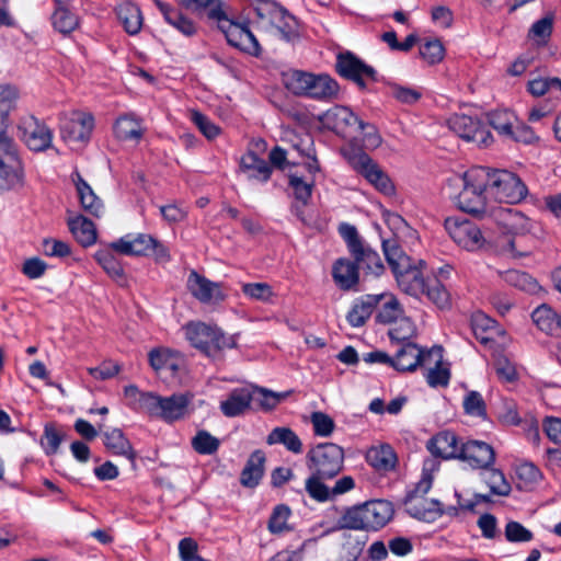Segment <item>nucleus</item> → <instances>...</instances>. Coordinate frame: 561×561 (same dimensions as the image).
Segmentation results:
<instances>
[{
    "mask_svg": "<svg viewBox=\"0 0 561 561\" xmlns=\"http://www.w3.org/2000/svg\"><path fill=\"white\" fill-rule=\"evenodd\" d=\"M279 20L271 23L279 33L280 37L286 42H294L299 37V24L294 15H291L285 8L282 10Z\"/></svg>",
    "mask_w": 561,
    "mask_h": 561,
    "instance_id": "nucleus-48",
    "label": "nucleus"
},
{
    "mask_svg": "<svg viewBox=\"0 0 561 561\" xmlns=\"http://www.w3.org/2000/svg\"><path fill=\"white\" fill-rule=\"evenodd\" d=\"M385 294L380 295H365L360 298H358L354 305L352 306L351 310L348 311L346 316L347 322L353 328L362 327L366 323V321L370 318L371 313L374 312L375 308L381 304V300H383Z\"/></svg>",
    "mask_w": 561,
    "mask_h": 561,
    "instance_id": "nucleus-26",
    "label": "nucleus"
},
{
    "mask_svg": "<svg viewBox=\"0 0 561 561\" xmlns=\"http://www.w3.org/2000/svg\"><path fill=\"white\" fill-rule=\"evenodd\" d=\"M95 260L105 273L116 282L124 279V268L111 250H100L95 253Z\"/></svg>",
    "mask_w": 561,
    "mask_h": 561,
    "instance_id": "nucleus-50",
    "label": "nucleus"
},
{
    "mask_svg": "<svg viewBox=\"0 0 561 561\" xmlns=\"http://www.w3.org/2000/svg\"><path fill=\"white\" fill-rule=\"evenodd\" d=\"M187 288L201 302L222 299L219 284L207 279L196 271H191L187 278Z\"/></svg>",
    "mask_w": 561,
    "mask_h": 561,
    "instance_id": "nucleus-25",
    "label": "nucleus"
},
{
    "mask_svg": "<svg viewBox=\"0 0 561 561\" xmlns=\"http://www.w3.org/2000/svg\"><path fill=\"white\" fill-rule=\"evenodd\" d=\"M457 180L462 186L457 195L458 208L479 218L491 217L496 205L491 203L486 193L488 179L484 175V167L472 168Z\"/></svg>",
    "mask_w": 561,
    "mask_h": 561,
    "instance_id": "nucleus-1",
    "label": "nucleus"
},
{
    "mask_svg": "<svg viewBox=\"0 0 561 561\" xmlns=\"http://www.w3.org/2000/svg\"><path fill=\"white\" fill-rule=\"evenodd\" d=\"M434 356L436 359L433 362L434 367L428 368L426 374L427 383L433 387H447L450 379V370L448 367L443 366L442 347H433Z\"/></svg>",
    "mask_w": 561,
    "mask_h": 561,
    "instance_id": "nucleus-44",
    "label": "nucleus"
},
{
    "mask_svg": "<svg viewBox=\"0 0 561 561\" xmlns=\"http://www.w3.org/2000/svg\"><path fill=\"white\" fill-rule=\"evenodd\" d=\"M471 329L476 339L486 344L493 340L492 333L496 330V322L483 312H476L471 317Z\"/></svg>",
    "mask_w": 561,
    "mask_h": 561,
    "instance_id": "nucleus-46",
    "label": "nucleus"
},
{
    "mask_svg": "<svg viewBox=\"0 0 561 561\" xmlns=\"http://www.w3.org/2000/svg\"><path fill=\"white\" fill-rule=\"evenodd\" d=\"M114 250L124 255L148 256L152 255L158 263L170 262L169 249L151 234L138 233L135 237L125 236L110 244Z\"/></svg>",
    "mask_w": 561,
    "mask_h": 561,
    "instance_id": "nucleus-6",
    "label": "nucleus"
},
{
    "mask_svg": "<svg viewBox=\"0 0 561 561\" xmlns=\"http://www.w3.org/2000/svg\"><path fill=\"white\" fill-rule=\"evenodd\" d=\"M460 450V459L474 469H489L495 461V451L485 442L469 440L461 445Z\"/></svg>",
    "mask_w": 561,
    "mask_h": 561,
    "instance_id": "nucleus-19",
    "label": "nucleus"
},
{
    "mask_svg": "<svg viewBox=\"0 0 561 561\" xmlns=\"http://www.w3.org/2000/svg\"><path fill=\"white\" fill-rule=\"evenodd\" d=\"M553 24V14H547L530 26L527 33V38L537 46H546L551 38Z\"/></svg>",
    "mask_w": 561,
    "mask_h": 561,
    "instance_id": "nucleus-43",
    "label": "nucleus"
},
{
    "mask_svg": "<svg viewBox=\"0 0 561 561\" xmlns=\"http://www.w3.org/2000/svg\"><path fill=\"white\" fill-rule=\"evenodd\" d=\"M18 99V90L11 85H0V145L3 142H14L7 136L9 126V115L14 108Z\"/></svg>",
    "mask_w": 561,
    "mask_h": 561,
    "instance_id": "nucleus-33",
    "label": "nucleus"
},
{
    "mask_svg": "<svg viewBox=\"0 0 561 561\" xmlns=\"http://www.w3.org/2000/svg\"><path fill=\"white\" fill-rule=\"evenodd\" d=\"M367 462L377 471L388 472L397 465V455L390 445L371 447L366 453Z\"/></svg>",
    "mask_w": 561,
    "mask_h": 561,
    "instance_id": "nucleus-36",
    "label": "nucleus"
},
{
    "mask_svg": "<svg viewBox=\"0 0 561 561\" xmlns=\"http://www.w3.org/2000/svg\"><path fill=\"white\" fill-rule=\"evenodd\" d=\"M24 185V169L14 142L0 145V190H19Z\"/></svg>",
    "mask_w": 561,
    "mask_h": 561,
    "instance_id": "nucleus-11",
    "label": "nucleus"
},
{
    "mask_svg": "<svg viewBox=\"0 0 561 561\" xmlns=\"http://www.w3.org/2000/svg\"><path fill=\"white\" fill-rule=\"evenodd\" d=\"M393 516L392 504L383 500L368 501L345 508L337 520L339 529L377 531Z\"/></svg>",
    "mask_w": 561,
    "mask_h": 561,
    "instance_id": "nucleus-2",
    "label": "nucleus"
},
{
    "mask_svg": "<svg viewBox=\"0 0 561 561\" xmlns=\"http://www.w3.org/2000/svg\"><path fill=\"white\" fill-rule=\"evenodd\" d=\"M327 479L329 478L311 471L310 477L306 480L305 490L312 500L317 502L331 501L330 488L323 482Z\"/></svg>",
    "mask_w": 561,
    "mask_h": 561,
    "instance_id": "nucleus-52",
    "label": "nucleus"
},
{
    "mask_svg": "<svg viewBox=\"0 0 561 561\" xmlns=\"http://www.w3.org/2000/svg\"><path fill=\"white\" fill-rule=\"evenodd\" d=\"M72 181L82 209L91 216L100 218L104 214L103 202L95 195L91 186L82 179L79 172L72 174Z\"/></svg>",
    "mask_w": 561,
    "mask_h": 561,
    "instance_id": "nucleus-28",
    "label": "nucleus"
},
{
    "mask_svg": "<svg viewBox=\"0 0 561 561\" xmlns=\"http://www.w3.org/2000/svg\"><path fill=\"white\" fill-rule=\"evenodd\" d=\"M157 8L162 13L167 23L176 28L179 32L184 34L185 36H192L196 33L197 26L196 24L182 14L179 10L171 8L167 3L161 0H152Z\"/></svg>",
    "mask_w": 561,
    "mask_h": 561,
    "instance_id": "nucleus-35",
    "label": "nucleus"
},
{
    "mask_svg": "<svg viewBox=\"0 0 561 561\" xmlns=\"http://www.w3.org/2000/svg\"><path fill=\"white\" fill-rule=\"evenodd\" d=\"M185 334L192 346L207 356H215L220 351L236 345L233 339L227 337L219 328L203 322L188 323L185 327Z\"/></svg>",
    "mask_w": 561,
    "mask_h": 561,
    "instance_id": "nucleus-7",
    "label": "nucleus"
},
{
    "mask_svg": "<svg viewBox=\"0 0 561 561\" xmlns=\"http://www.w3.org/2000/svg\"><path fill=\"white\" fill-rule=\"evenodd\" d=\"M283 82L295 95L323 102L339 99L340 85L327 73L314 75L301 70H289L283 75Z\"/></svg>",
    "mask_w": 561,
    "mask_h": 561,
    "instance_id": "nucleus-3",
    "label": "nucleus"
},
{
    "mask_svg": "<svg viewBox=\"0 0 561 561\" xmlns=\"http://www.w3.org/2000/svg\"><path fill=\"white\" fill-rule=\"evenodd\" d=\"M351 167L373 184L380 193L392 195L394 186L389 176L374 162V160L360 149L344 151Z\"/></svg>",
    "mask_w": 561,
    "mask_h": 561,
    "instance_id": "nucleus-9",
    "label": "nucleus"
},
{
    "mask_svg": "<svg viewBox=\"0 0 561 561\" xmlns=\"http://www.w3.org/2000/svg\"><path fill=\"white\" fill-rule=\"evenodd\" d=\"M68 227L75 239L82 247H90L96 241L94 224L82 215L68 219Z\"/></svg>",
    "mask_w": 561,
    "mask_h": 561,
    "instance_id": "nucleus-37",
    "label": "nucleus"
},
{
    "mask_svg": "<svg viewBox=\"0 0 561 561\" xmlns=\"http://www.w3.org/2000/svg\"><path fill=\"white\" fill-rule=\"evenodd\" d=\"M426 266L425 262L419 260L417 262L411 261L405 268L394 273L399 287L407 294L419 297L425 293L426 280L424 278L423 268Z\"/></svg>",
    "mask_w": 561,
    "mask_h": 561,
    "instance_id": "nucleus-17",
    "label": "nucleus"
},
{
    "mask_svg": "<svg viewBox=\"0 0 561 561\" xmlns=\"http://www.w3.org/2000/svg\"><path fill=\"white\" fill-rule=\"evenodd\" d=\"M180 3L192 12L206 13L211 21L226 20V11L220 0H180Z\"/></svg>",
    "mask_w": 561,
    "mask_h": 561,
    "instance_id": "nucleus-39",
    "label": "nucleus"
},
{
    "mask_svg": "<svg viewBox=\"0 0 561 561\" xmlns=\"http://www.w3.org/2000/svg\"><path fill=\"white\" fill-rule=\"evenodd\" d=\"M310 422L316 436L329 437L334 432V420L324 412H312L310 415Z\"/></svg>",
    "mask_w": 561,
    "mask_h": 561,
    "instance_id": "nucleus-59",
    "label": "nucleus"
},
{
    "mask_svg": "<svg viewBox=\"0 0 561 561\" xmlns=\"http://www.w3.org/2000/svg\"><path fill=\"white\" fill-rule=\"evenodd\" d=\"M385 297L386 298L381 300V308L376 316V321L382 324H388L401 319L403 309L396 297L386 294Z\"/></svg>",
    "mask_w": 561,
    "mask_h": 561,
    "instance_id": "nucleus-49",
    "label": "nucleus"
},
{
    "mask_svg": "<svg viewBox=\"0 0 561 561\" xmlns=\"http://www.w3.org/2000/svg\"><path fill=\"white\" fill-rule=\"evenodd\" d=\"M465 412L469 415L486 417L485 402L478 391H469L463 399Z\"/></svg>",
    "mask_w": 561,
    "mask_h": 561,
    "instance_id": "nucleus-61",
    "label": "nucleus"
},
{
    "mask_svg": "<svg viewBox=\"0 0 561 561\" xmlns=\"http://www.w3.org/2000/svg\"><path fill=\"white\" fill-rule=\"evenodd\" d=\"M335 70L341 77L355 82L360 90L366 89L367 81H377L376 70L351 51L337 55Z\"/></svg>",
    "mask_w": 561,
    "mask_h": 561,
    "instance_id": "nucleus-12",
    "label": "nucleus"
},
{
    "mask_svg": "<svg viewBox=\"0 0 561 561\" xmlns=\"http://www.w3.org/2000/svg\"><path fill=\"white\" fill-rule=\"evenodd\" d=\"M445 229L450 238L463 249L473 251L483 244L484 239L479 227L468 219L449 217L445 220Z\"/></svg>",
    "mask_w": 561,
    "mask_h": 561,
    "instance_id": "nucleus-14",
    "label": "nucleus"
},
{
    "mask_svg": "<svg viewBox=\"0 0 561 561\" xmlns=\"http://www.w3.org/2000/svg\"><path fill=\"white\" fill-rule=\"evenodd\" d=\"M424 294L440 309H445L450 306V295L437 278L428 279Z\"/></svg>",
    "mask_w": 561,
    "mask_h": 561,
    "instance_id": "nucleus-54",
    "label": "nucleus"
},
{
    "mask_svg": "<svg viewBox=\"0 0 561 561\" xmlns=\"http://www.w3.org/2000/svg\"><path fill=\"white\" fill-rule=\"evenodd\" d=\"M265 454L261 449L254 450L240 474V483L245 488H255L264 474Z\"/></svg>",
    "mask_w": 561,
    "mask_h": 561,
    "instance_id": "nucleus-31",
    "label": "nucleus"
},
{
    "mask_svg": "<svg viewBox=\"0 0 561 561\" xmlns=\"http://www.w3.org/2000/svg\"><path fill=\"white\" fill-rule=\"evenodd\" d=\"M484 175L488 179L486 193L497 203L516 204L528 193L523 181L508 170L484 167Z\"/></svg>",
    "mask_w": 561,
    "mask_h": 561,
    "instance_id": "nucleus-4",
    "label": "nucleus"
},
{
    "mask_svg": "<svg viewBox=\"0 0 561 561\" xmlns=\"http://www.w3.org/2000/svg\"><path fill=\"white\" fill-rule=\"evenodd\" d=\"M240 170L248 174L249 180L260 182L268 181L272 174V167L253 151H249L241 157Z\"/></svg>",
    "mask_w": 561,
    "mask_h": 561,
    "instance_id": "nucleus-34",
    "label": "nucleus"
},
{
    "mask_svg": "<svg viewBox=\"0 0 561 561\" xmlns=\"http://www.w3.org/2000/svg\"><path fill=\"white\" fill-rule=\"evenodd\" d=\"M420 55L428 65H435L443 60L445 48L439 39H430L420 46Z\"/></svg>",
    "mask_w": 561,
    "mask_h": 561,
    "instance_id": "nucleus-58",
    "label": "nucleus"
},
{
    "mask_svg": "<svg viewBox=\"0 0 561 561\" xmlns=\"http://www.w3.org/2000/svg\"><path fill=\"white\" fill-rule=\"evenodd\" d=\"M220 442L207 431H198L192 439L194 450L201 455H213L219 448Z\"/></svg>",
    "mask_w": 561,
    "mask_h": 561,
    "instance_id": "nucleus-55",
    "label": "nucleus"
},
{
    "mask_svg": "<svg viewBox=\"0 0 561 561\" xmlns=\"http://www.w3.org/2000/svg\"><path fill=\"white\" fill-rule=\"evenodd\" d=\"M332 277L340 289H353L359 280L357 263L344 257L336 260L332 267Z\"/></svg>",
    "mask_w": 561,
    "mask_h": 561,
    "instance_id": "nucleus-29",
    "label": "nucleus"
},
{
    "mask_svg": "<svg viewBox=\"0 0 561 561\" xmlns=\"http://www.w3.org/2000/svg\"><path fill=\"white\" fill-rule=\"evenodd\" d=\"M491 218L513 234H524L531 229L530 219L511 207L496 206L492 210Z\"/></svg>",
    "mask_w": 561,
    "mask_h": 561,
    "instance_id": "nucleus-21",
    "label": "nucleus"
},
{
    "mask_svg": "<svg viewBox=\"0 0 561 561\" xmlns=\"http://www.w3.org/2000/svg\"><path fill=\"white\" fill-rule=\"evenodd\" d=\"M500 275L507 285L527 294H536L540 289L538 282L526 272L508 270Z\"/></svg>",
    "mask_w": 561,
    "mask_h": 561,
    "instance_id": "nucleus-42",
    "label": "nucleus"
},
{
    "mask_svg": "<svg viewBox=\"0 0 561 561\" xmlns=\"http://www.w3.org/2000/svg\"><path fill=\"white\" fill-rule=\"evenodd\" d=\"M306 460L310 471L334 478L343 469L344 449L334 443H321L307 453Z\"/></svg>",
    "mask_w": 561,
    "mask_h": 561,
    "instance_id": "nucleus-8",
    "label": "nucleus"
},
{
    "mask_svg": "<svg viewBox=\"0 0 561 561\" xmlns=\"http://www.w3.org/2000/svg\"><path fill=\"white\" fill-rule=\"evenodd\" d=\"M382 251L393 274L405 268L413 261L402 251L397 238H383Z\"/></svg>",
    "mask_w": 561,
    "mask_h": 561,
    "instance_id": "nucleus-41",
    "label": "nucleus"
},
{
    "mask_svg": "<svg viewBox=\"0 0 561 561\" xmlns=\"http://www.w3.org/2000/svg\"><path fill=\"white\" fill-rule=\"evenodd\" d=\"M448 128L467 141H473L479 146H489L492 135L480 119L465 115L454 114L447 119Z\"/></svg>",
    "mask_w": 561,
    "mask_h": 561,
    "instance_id": "nucleus-13",
    "label": "nucleus"
},
{
    "mask_svg": "<svg viewBox=\"0 0 561 561\" xmlns=\"http://www.w3.org/2000/svg\"><path fill=\"white\" fill-rule=\"evenodd\" d=\"M94 127V118L88 113H73L64 119L60 133L67 141H84L89 139Z\"/></svg>",
    "mask_w": 561,
    "mask_h": 561,
    "instance_id": "nucleus-20",
    "label": "nucleus"
},
{
    "mask_svg": "<svg viewBox=\"0 0 561 561\" xmlns=\"http://www.w3.org/2000/svg\"><path fill=\"white\" fill-rule=\"evenodd\" d=\"M559 316L550 306L543 304L533 311L531 319L540 331L549 335H558Z\"/></svg>",
    "mask_w": 561,
    "mask_h": 561,
    "instance_id": "nucleus-40",
    "label": "nucleus"
},
{
    "mask_svg": "<svg viewBox=\"0 0 561 561\" xmlns=\"http://www.w3.org/2000/svg\"><path fill=\"white\" fill-rule=\"evenodd\" d=\"M114 134L119 140L140 139L142 129L139 122L133 116L123 115L114 124Z\"/></svg>",
    "mask_w": 561,
    "mask_h": 561,
    "instance_id": "nucleus-47",
    "label": "nucleus"
},
{
    "mask_svg": "<svg viewBox=\"0 0 561 561\" xmlns=\"http://www.w3.org/2000/svg\"><path fill=\"white\" fill-rule=\"evenodd\" d=\"M398 321L388 332L391 343L396 345L410 342V339L415 333V327L409 318L402 317Z\"/></svg>",
    "mask_w": 561,
    "mask_h": 561,
    "instance_id": "nucleus-56",
    "label": "nucleus"
},
{
    "mask_svg": "<svg viewBox=\"0 0 561 561\" xmlns=\"http://www.w3.org/2000/svg\"><path fill=\"white\" fill-rule=\"evenodd\" d=\"M191 399L192 396L187 393L172 394L170 397L147 393L142 397V403L151 414L167 422H173L184 417Z\"/></svg>",
    "mask_w": 561,
    "mask_h": 561,
    "instance_id": "nucleus-10",
    "label": "nucleus"
},
{
    "mask_svg": "<svg viewBox=\"0 0 561 561\" xmlns=\"http://www.w3.org/2000/svg\"><path fill=\"white\" fill-rule=\"evenodd\" d=\"M485 482L490 486L492 494L507 496L511 493V484L506 481L501 470L489 468L485 469Z\"/></svg>",
    "mask_w": 561,
    "mask_h": 561,
    "instance_id": "nucleus-57",
    "label": "nucleus"
},
{
    "mask_svg": "<svg viewBox=\"0 0 561 561\" xmlns=\"http://www.w3.org/2000/svg\"><path fill=\"white\" fill-rule=\"evenodd\" d=\"M404 507L410 516L424 522L435 520L443 514L440 502L428 500L425 496L407 495Z\"/></svg>",
    "mask_w": 561,
    "mask_h": 561,
    "instance_id": "nucleus-23",
    "label": "nucleus"
},
{
    "mask_svg": "<svg viewBox=\"0 0 561 561\" xmlns=\"http://www.w3.org/2000/svg\"><path fill=\"white\" fill-rule=\"evenodd\" d=\"M325 121L336 134L345 136L355 126L365 130V123L346 106H334L325 113Z\"/></svg>",
    "mask_w": 561,
    "mask_h": 561,
    "instance_id": "nucleus-24",
    "label": "nucleus"
},
{
    "mask_svg": "<svg viewBox=\"0 0 561 561\" xmlns=\"http://www.w3.org/2000/svg\"><path fill=\"white\" fill-rule=\"evenodd\" d=\"M266 444L283 445L288 451L293 454L302 453V442L298 435L289 427L278 426L273 428L266 437Z\"/></svg>",
    "mask_w": 561,
    "mask_h": 561,
    "instance_id": "nucleus-38",
    "label": "nucleus"
},
{
    "mask_svg": "<svg viewBox=\"0 0 561 561\" xmlns=\"http://www.w3.org/2000/svg\"><path fill=\"white\" fill-rule=\"evenodd\" d=\"M149 363L157 373L169 371L173 377H176L185 366L184 358L179 352L163 347L150 351Z\"/></svg>",
    "mask_w": 561,
    "mask_h": 561,
    "instance_id": "nucleus-22",
    "label": "nucleus"
},
{
    "mask_svg": "<svg viewBox=\"0 0 561 561\" xmlns=\"http://www.w3.org/2000/svg\"><path fill=\"white\" fill-rule=\"evenodd\" d=\"M18 129L20 138L33 151H44L51 145V130L34 116L23 117Z\"/></svg>",
    "mask_w": 561,
    "mask_h": 561,
    "instance_id": "nucleus-15",
    "label": "nucleus"
},
{
    "mask_svg": "<svg viewBox=\"0 0 561 561\" xmlns=\"http://www.w3.org/2000/svg\"><path fill=\"white\" fill-rule=\"evenodd\" d=\"M427 449L435 457L460 459L461 446L453 432L444 431L432 437L427 442Z\"/></svg>",
    "mask_w": 561,
    "mask_h": 561,
    "instance_id": "nucleus-27",
    "label": "nucleus"
},
{
    "mask_svg": "<svg viewBox=\"0 0 561 561\" xmlns=\"http://www.w3.org/2000/svg\"><path fill=\"white\" fill-rule=\"evenodd\" d=\"M253 400V393L248 388L233 389L228 398L220 403V410L227 417H234L243 414Z\"/></svg>",
    "mask_w": 561,
    "mask_h": 561,
    "instance_id": "nucleus-30",
    "label": "nucleus"
},
{
    "mask_svg": "<svg viewBox=\"0 0 561 561\" xmlns=\"http://www.w3.org/2000/svg\"><path fill=\"white\" fill-rule=\"evenodd\" d=\"M339 233L359 270H363L366 275L373 276H380L385 272L380 255L365 243L355 226L342 222L339 226Z\"/></svg>",
    "mask_w": 561,
    "mask_h": 561,
    "instance_id": "nucleus-5",
    "label": "nucleus"
},
{
    "mask_svg": "<svg viewBox=\"0 0 561 561\" xmlns=\"http://www.w3.org/2000/svg\"><path fill=\"white\" fill-rule=\"evenodd\" d=\"M251 8L260 22H266L270 25L275 20H279L280 14H283L282 10L284 9L272 0H252Z\"/></svg>",
    "mask_w": 561,
    "mask_h": 561,
    "instance_id": "nucleus-51",
    "label": "nucleus"
},
{
    "mask_svg": "<svg viewBox=\"0 0 561 561\" xmlns=\"http://www.w3.org/2000/svg\"><path fill=\"white\" fill-rule=\"evenodd\" d=\"M51 22L58 32L69 34L75 31L79 24L78 18L67 8L58 5L51 15Z\"/></svg>",
    "mask_w": 561,
    "mask_h": 561,
    "instance_id": "nucleus-53",
    "label": "nucleus"
},
{
    "mask_svg": "<svg viewBox=\"0 0 561 561\" xmlns=\"http://www.w3.org/2000/svg\"><path fill=\"white\" fill-rule=\"evenodd\" d=\"M433 357V348L425 353L415 343L407 342L397 345L393 368L398 371H414L420 365H430Z\"/></svg>",
    "mask_w": 561,
    "mask_h": 561,
    "instance_id": "nucleus-16",
    "label": "nucleus"
},
{
    "mask_svg": "<svg viewBox=\"0 0 561 561\" xmlns=\"http://www.w3.org/2000/svg\"><path fill=\"white\" fill-rule=\"evenodd\" d=\"M505 538L510 542H528L533 540L534 534L520 523L511 520L505 526Z\"/></svg>",
    "mask_w": 561,
    "mask_h": 561,
    "instance_id": "nucleus-62",
    "label": "nucleus"
},
{
    "mask_svg": "<svg viewBox=\"0 0 561 561\" xmlns=\"http://www.w3.org/2000/svg\"><path fill=\"white\" fill-rule=\"evenodd\" d=\"M62 439H64V434L58 432L54 425H51V424L45 425L44 435L42 438V445L44 446L47 455L56 454Z\"/></svg>",
    "mask_w": 561,
    "mask_h": 561,
    "instance_id": "nucleus-63",
    "label": "nucleus"
},
{
    "mask_svg": "<svg viewBox=\"0 0 561 561\" xmlns=\"http://www.w3.org/2000/svg\"><path fill=\"white\" fill-rule=\"evenodd\" d=\"M290 516V510L288 506L284 504H279L275 506L273 513L268 519V530L272 534H280L285 530H288L289 527L287 525V520Z\"/></svg>",
    "mask_w": 561,
    "mask_h": 561,
    "instance_id": "nucleus-60",
    "label": "nucleus"
},
{
    "mask_svg": "<svg viewBox=\"0 0 561 561\" xmlns=\"http://www.w3.org/2000/svg\"><path fill=\"white\" fill-rule=\"evenodd\" d=\"M103 435L107 450L114 455L125 456L131 462V467L135 468L137 454L122 430L113 428L104 432Z\"/></svg>",
    "mask_w": 561,
    "mask_h": 561,
    "instance_id": "nucleus-32",
    "label": "nucleus"
},
{
    "mask_svg": "<svg viewBox=\"0 0 561 561\" xmlns=\"http://www.w3.org/2000/svg\"><path fill=\"white\" fill-rule=\"evenodd\" d=\"M218 23L230 45L248 53L259 55V42L247 26L230 21L227 15L226 20H221V22Z\"/></svg>",
    "mask_w": 561,
    "mask_h": 561,
    "instance_id": "nucleus-18",
    "label": "nucleus"
},
{
    "mask_svg": "<svg viewBox=\"0 0 561 561\" xmlns=\"http://www.w3.org/2000/svg\"><path fill=\"white\" fill-rule=\"evenodd\" d=\"M117 16L128 34L139 33L142 26V15L137 5L131 3L122 4L117 10Z\"/></svg>",
    "mask_w": 561,
    "mask_h": 561,
    "instance_id": "nucleus-45",
    "label": "nucleus"
},
{
    "mask_svg": "<svg viewBox=\"0 0 561 561\" xmlns=\"http://www.w3.org/2000/svg\"><path fill=\"white\" fill-rule=\"evenodd\" d=\"M494 369L497 377L506 382H513L517 379L515 365L504 355L495 358Z\"/></svg>",
    "mask_w": 561,
    "mask_h": 561,
    "instance_id": "nucleus-64",
    "label": "nucleus"
}]
</instances>
